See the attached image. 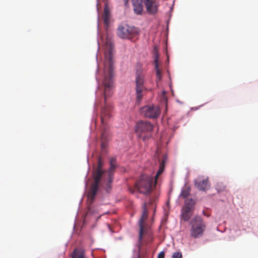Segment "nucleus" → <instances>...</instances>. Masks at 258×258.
I'll return each mask as SVG.
<instances>
[{
  "mask_svg": "<svg viewBox=\"0 0 258 258\" xmlns=\"http://www.w3.org/2000/svg\"><path fill=\"white\" fill-rule=\"evenodd\" d=\"M97 68L95 71V80L97 83L95 91V100L93 105V114L92 124L90 125V134L94 126L99 139H95V148L99 144L100 152L109 163H117V157L109 158L108 155V143L111 138L109 125L107 120L112 116L113 106L109 98L112 96L115 89V59H104L103 69L101 74L100 84L97 77L99 74L98 59H96Z\"/></svg>",
  "mask_w": 258,
  "mask_h": 258,
  "instance_id": "nucleus-1",
  "label": "nucleus"
},
{
  "mask_svg": "<svg viewBox=\"0 0 258 258\" xmlns=\"http://www.w3.org/2000/svg\"><path fill=\"white\" fill-rule=\"evenodd\" d=\"M97 168L94 176V182L91 187V199L95 200L98 192H102L99 189V184L101 181V185L106 194H110L112 188L114 174L117 168L120 167L117 163H109V167L106 168L107 160L103 159L100 154L96 157Z\"/></svg>",
  "mask_w": 258,
  "mask_h": 258,
  "instance_id": "nucleus-2",
  "label": "nucleus"
},
{
  "mask_svg": "<svg viewBox=\"0 0 258 258\" xmlns=\"http://www.w3.org/2000/svg\"><path fill=\"white\" fill-rule=\"evenodd\" d=\"M154 177L149 174L141 173L137 181V187L140 194L144 195H149L153 187L155 188L156 192L158 193L159 187L158 183L155 186L154 183Z\"/></svg>",
  "mask_w": 258,
  "mask_h": 258,
  "instance_id": "nucleus-3",
  "label": "nucleus"
},
{
  "mask_svg": "<svg viewBox=\"0 0 258 258\" xmlns=\"http://www.w3.org/2000/svg\"><path fill=\"white\" fill-rule=\"evenodd\" d=\"M154 127L150 121L141 120L136 122L135 130L138 138L146 143L152 137Z\"/></svg>",
  "mask_w": 258,
  "mask_h": 258,
  "instance_id": "nucleus-4",
  "label": "nucleus"
},
{
  "mask_svg": "<svg viewBox=\"0 0 258 258\" xmlns=\"http://www.w3.org/2000/svg\"><path fill=\"white\" fill-rule=\"evenodd\" d=\"M147 213V207H146V203L144 202L142 205V214L138 221V225L139 226V230H138V238L137 243L135 244V246L138 248L137 250L136 248H134L133 249V254L131 257V258H140V250L141 247L142 239H143V235L144 232V226L143 222L144 219Z\"/></svg>",
  "mask_w": 258,
  "mask_h": 258,
  "instance_id": "nucleus-5",
  "label": "nucleus"
},
{
  "mask_svg": "<svg viewBox=\"0 0 258 258\" xmlns=\"http://www.w3.org/2000/svg\"><path fill=\"white\" fill-rule=\"evenodd\" d=\"M190 225V235L195 239L199 238L203 235L206 226L201 216L196 215L189 221Z\"/></svg>",
  "mask_w": 258,
  "mask_h": 258,
  "instance_id": "nucleus-6",
  "label": "nucleus"
},
{
  "mask_svg": "<svg viewBox=\"0 0 258 258\" xmlns=\"http://www.w3.org/2000/svg\"><path fill=\"white\" fill-rule=\"evenodd\" d=\"M197 203L196 198L190 197L184 200V206L181 209L180 219L187 222L190 219Z\"/></svg>",
  "mask_w": 258,
  "mask_h": 258,
  "instance_id": "nucleus-7",
  "label": "nucleus"
},
{
  "mask_svg": "<svg viewBox=\"0 0 258 258\" xmlns=\"http://www.w3.org/2000/svg\"><path fill=\"white\" fill-rule=\"evenodd\" d=\"M141 112L145 117L152 119L159 118L161 114L159 106L153 103L143 106Z\"/></svg>",
  "mask_w": 258,
  "mask_h": 258,
  "instance_id": "nucleus-8",
  "label": "nucleus"
},
{
  "mask_svg": "<svg viewBox=\"0 0 258 258\" xmlns=\"http://www.w3.org/2000/svg\"><path fill=\"white\" fill-rule=\"evenodd\" d=\"M135 94L137 101L141 102L142 100V91L143 88L144 86L145 83V79L144 76H142L141 74L136 70V78H135Z\"/></svg>",
  "mask_w": 258,
  "mask_h": 258,
  "instance_id": "nucleus-9",
  "label": "nucleus"
},
{
  "mask_svg": "<svg viewBox=\"0 0 258 258\" xmlns=\"http://www.w3.org/2000/svg\"><path fill=\"white\" fill-rule=\"evenodd\" d=\"M86 216L88 219H86L87 222L89 221H95V223L91 226V228H94L97 225V221L100 219L102 215L99 214V209L97 207H90L88 208Z\"/></svg>",
  "mask_w": 258,
  "mask_h": 258,
  "instance_id": "nucleus-10",
  "label": "nucleus"
},
{
  "mask_svg": "<svg viewBox=\"0 0 258 258\" xmlns=\"http://www.w3.org/2000/svg\"><path fill=\"white\" fill-rule=\"evenodd\" d=\"M144 4L148 15L154 16L158 13L160 6L158 2L153 0H144Z\"/></svg>",
  "mask_w": 258,
  "mask_h": 258,
  "instance_id": "nucleus-11",
  "label": "nucleus"
},
{
  "mask_svg": "<svg viewBox=\"0 0 258 258\" xmlns=\"http://www.w3.org/2000/svg\"><path fill=\"white\" fill-rule=\"evenodd\" d=\"M133 7L134 13L138 16H142L144 12V0H131Z\"/></svg>",
  "mask_w": 258,
  "mask_h": 258,
  "instance_id": "nucleus-12",
  "label": "nucleus"
},
{
  "mask_svg": "<svg viewBox=\"0 0 258 258\" xmlns=\"http://www.w3.org/2000/svg\"><path fill=\"white\" fill-rule=\"evenodd\" d=\"M194 185L199 190L201 191H206L209 185V179L207 177L205 179L196 178L194 180Z\"/></svg>",
  "mask_w": 258,
  "mask_h": 258,
  "instance_id": "nucleus-13",
  "label": "nucleus"
},
{
  "mask_svg": "<svg viewBox=\"0 0 258 258\" xmlns=\"http://www.w3.org/2000/svg\"><path fill=\"white\" fill-rule=\"evenodd\" d=\"M85 255V249L81 246L76 248L73 250L72 254V258H84Z\"/></svg>",
  "mask_w": 258,
  "mask_h": 258,
  "instance_id": "nucleus-14",
  "label": "nucleus"
},
{
  "mask_svg": "<svg viewBox=\"0 0 258 258\" xmlns=\"http://www.w3.org/2000/svg\"><path fill=\"white\" fill-rule=\"evenodd\" d=\"M98 0H97V3H96V10L97 12V42L98 44V49L97 51L96 52V56L97 55H98V52L99 49V36H100V33H99V10H98Z\"/></svg>",
  "mask_w": 258,
  "mask_h": 258,
  "instance_id": "nucleus-15",
  "label": "nucleus"
},
{
  "mask_svg": "<svg viewBox=\"0 0 258 258\" xmlns=\"http://www.w3.org/2000/svg\"><path fill=\"white\" fill-rule=\"evenodd\" d=\"M190 187H188L185 190L183 189V187L181 189V192L180 195H179L178 199H177L176 202H178L179 199L180 197H182L184 200L187 199L188 198H190L191 197H189L190 193Z\"/></svg>",
  "mask_w": 258,
  "mask_h": 258,
  "instance_id": "nucleus-16",
  "label": "nucleus"
},
{
  "mask_svg": "<svg viewBox=\"0 0 258 258\" xmlns=\"http://www.w3.org/2000/svg\"><path fill=\"white\" fill-rule=\"evenodd\" d=\"M117 35L121 39L125 38V28L123 26L119 25L118 27Z\"/></svg>",
  "mask_w": 258,
  "mask_h": 258,
  "instance_id": "nucleus-17",
  "label": "nucleus"
},
{
  "mask_svg": "<svg viewBox=\"0 0 258 258\" xmlns=\"http://www.w3.org/2000/svg\"><path fill=\"white\" fill-rule=\"evenodd\" d=\"M130 32H131L132 35H134V36H136L140 34L141 30L138 27H136L134 26H131Z\"/></svg>",
  "mask_w": 258,
  "mask_h": 258,
  "instance_id": "nucleus-18",
  "label": "nucleus"
},
{
  "mask_svg": "<svg viewBox=\"0 0 258 258\" xmlns=\"http://www.w3.org/2000/svg\"><path fill=\"white\" fill-rule=\"evenodd\" d=\"M225 188L226 186L222 182L217 183L215 186V189L218 193L224 191Z\"/></svg>",
  "mask_w": 258,
  "mask_h": 258,
  "instance_id": "nucleus-19",
  "label": "nucleus"
},
{
  "mask_svg": "<svg viewBox=\"0 0 258 258\" xmlns=\"http://www.w3.org/2000/svg\"><path fill=\"white\" fill-rule=\"evenodd\" d=\"M164 168L160 167V168L158 169L157 173H156L155 177H154V183L155 186L158 183V181H157V178H158L159 174L160 173L163 172L164 171Z\"/></svg>",
  "mask_w": 258,
  "mask_h": 258,
  "instance_id": "nucleus-20",
  "label": "nucleus"
},
{
  "mask_svg": "<svg viewBox=\"0 0 258 258\" xmlns=\"http://www.w3.org/2000/svg\"><path fill=\"white\" fill-rule=\"evenodd\" d=\"M154 69L155 70V75H156V78L158 80H161L162 78V75L161 74V73H160V70L159 68V66H157V64L155 65Z\"/></svg>",
  "mask_w": 258,
  "mask_h": 258,
  "instance_id": "nucleus-21",
  "label": "nucleus"
},
{
  "mask_svg": "<svg viewBox=\"0 0 258 258\" xmlns=\"http://www.w3.org/2000/svg\"><path fill=\"white\" fill-rule=\"evenodd\" d=\"M153 59L154 60V66L156 65L159 66L158 64V59H159V55L157 51H155L153 54Z\"/></svg>",
  "mask_w": 258,
  "mask_h": 258,
  "instance_id": "nucleus-22",
  "label": "nucleus"
},
{
  "mask_svg": "<svg viewBox=\"0 0 258 258\" xmlns=\"http://www.w3.org/2000/svg\"><path fill=\"white\" fill-rule=\"evenodd\" d=\"M182 253L180 251L174 252L172 255V258H182Z\"/></svg>",
  "mask_w": 258,
  "mask_h": 258,
  "instance_id": "nucleus-23",
  "label": "nucleus"
},
{
  "mask_svg": "<svg viewBox=\"0 0 258 258\" xmlns=\"http://www.w3.org/2000/svg\"><path fill=\"white\" fill-rule=\"evenodd\" d=\"M178 127V126L176 125H174L172 127H171V129L173 131V132H172V133L171 134V135L170 136V137L169 138V140H168V142H167L168 144L170 142V140L173 138V136L174 135V133H175L176 130Z\"/></svg>",
  "mask_w": 258,
  "mask_h": 258,
  "instance_id": "nucleus-24",
  "label": "nucleus"
},
{
  "mask_svg": "<svg viewBox=\"0 0 258 258\" xmlns=\"http://www.w3.org/2000/svg\"><path fill=\"white\" fill-rule=\"evenodd\" d=\"M104 17L110 16V12L107 4H105L104 6Z\"/></svg>",
  "mask_w": 258,
  "mask_h": 258,
  "instance_id": "nucleus-25",
  "label": "nucleus"
},
{
  "mask_svg": "<svg viewBox=\"0 0 258 258\" xmlns=\"http://www.w3.org/2000/svg\"><path fill=\"white\" fill-rule=\"evenodd\" d=\"M174 2H173L172 5L170 7L169 11L167 13V15L168 16H171L172 17V12L173 11L174 9Z\"/></svg>",
  "mask_w": 258,
  "mask_h": 258,
  "instance_id": "nucleus-26",
  "label": "nucleus"
},
{
  "mask_svg": "<svg viewBox=\"0 0 258 258\" xmlns=\"http://www.w3.org/2000/svg\"><path fill=\"white\" fill-rule=\"evenodd\" d=\"M206 103H204L202 105H200L198 106H196V107H191L190 108V110H191V111H196V110H198L199 109H200L201 107H203Z\"/></svg>",
  "mask_w": 258,
  "mask_h": 258,
  "instance_id": "nucleus-27",
  "label": "nucleus"
},
{
  "mask_svg": "<svg viewBox=\"0 0 258 258\" xmlns=\"http://www.w3.org/2000/svg\"><path fill=\"white\" fill-rule=\"evenodd\" d=\"M165 257V252L164 250L161 251L160 252L158 253L157 258H164Z\"/></svg>",
  "mask_w": 258,
  "mask_h": 258,
  "instance_id": "nucleus-28",
  "label": "nucleus"
},
{
  "mask_svg": "<svg viewBox=\"0 0 258 258\" xmlns=\"http://www.w3.org/2000/svg\"><path fill=\"white\" fill-rule=\"evenodd\" d=\"M168 18L165 20V23L167 25V29L168 30L169 29V25L171 20V16H168Z\"/></svg>",
  "mask_w": 258,
  "mask_h": 258,
  "instance_id": "nucleus-29",
  "label": "nucleus"
},
{
  "mask_svg": "<svg viewBox=\"0 0 258 258\" xmlns=\"http://www.w3.org/2000/svg\"><path fill=\"white\" fill-rule=\"evenodd\" d=\"M82 202V198L80 200V202H79V207H78V211H79V210L80 206V205H81V204ZM78 211H77V214H76V217H77V215H78ZM76 217H75V222L76 221ZM75 225H76V224H75V223H74V225H73V230L75 229Z\"/></svg>",
  "mask_w": 258,
  "mask_h": 258,
  "instance_id": "nucleus-30",
  "label": "nucleus"
},
{
  "mask_svg": "<svg viewBox=\"0 0 258 258\" xmlns=\"http://www.w3.org/2000/svg\"><path fill=\"white\" fill-rule=\"evenodd\" d=\"M104 22L106 25H108L110 23L109 16L104 17Z\"/></svg>",
  "mask_w": 258,
  "mask_h": 258,
  "instance_id": "nucleus-31",
  "label": "nucleus"
},
{
  "mask_svg": "<svg viewBox=\"0 0 258 258\" xmlns=\"http://www.w3.org/2000/svg\"><path fill=\"white\" fill-rule=\"evenodd\" d=\"M127 28L125 29V36L126 35V34H131V32H130L131 26H130L129 25H127Z\"/></svg>",
  "mask_w": 258,
  "mask_h": 258,
  "instance_id": "nucleus-32",
  "label": "nucleus"
},
{
  "mask_svg": "<svg viewBox=\"0 0 258 258\" xmlns=\"http://www.w3.org/2000/svg\"><path fill=\"white\" fill-rule=\"evenodd\" d=\"M169 86L170 91L172 92V95L174 96V91H173V89L172 88V85H171V83L169 84Z\"/></svg>",
  "mask_w": 258,
  "mask_h": 258,
  "instance_id": "nucleus-33",
  "label": "nucleus"
},
{
  "mask_svg": "<svg viewBox=\"0 0 258 258\" xmlns=\"http://www.w3.org/2000/svg\"><path fill=\"white\" fill-rule=\"evenodd\" d=\"M87 174H88V173H87ZM87 174H86V175L85 177V180H84V183H85V190H86V189L87 185V181H86V178H87Z\"/></svg>",
  "mask_w": 258,
  "mask_h": 258,
  "instance_id": "nucleus-34",
  "label": "nucleus"
},
{
  "mask_svg": "<svg viewBox=\"0 0 258 258\" xmlns=\"http://www.w3.org/2000/svg\"><path fill=\"white\" fill-rule=\"evenodd\" d=\"M87 164L88 165V171L89 169V153H87Z\"/></svg>",
  "mask_w": 258,
  "mask_h": 258,
  "instance_id": "nucleus-35",
  "label": "nucleus"
},
{
  "mask_svg": "<svg viewBox=\"0 0 258 258\" xmlns=\"http://www.w3.org/2000/svg\"><path fill=\"white\" fill-rule=\"evenodd\" d=\"M107 227H108V230L110 231V232L114 233V231L112 230L110 225L108 224H107Z\"/></svg>",
  "mask_w": 258,
  "mask_h": 258,
  "instance_id": "nucleus-36",
  "label": "nucleus"
},
{
  "mask_svg": "<svg viewBox=\"0 0 258 258\" xmlns=\"http://www.w3.org/2000/svg\"><path fill=\"white\" fill-rule=\"evenodd\" d=\"M166 91L164 89H163L161 91L162 94L164 95L166 94Z\"/></svg>",
  "mask_w": 258,
  "mask_h": 258,
  "instance_id": "nucleus-37",
  "label": "nucleus"
},
{
  "mask_svg": "<svg viewBox=\"0 0 258 258\" xmlns=\"http://www.w3.org/2000/svg\"><path fill=\"white\" fill-rule=\"evenodd\" d=\"M176 102H177V103H179V104H183V102H181V101H180V100H179V99H177L176 100Z\"/></svg>",
  "mask_w": 258,
  "mask_h": 258,
  "instance_id": "nucleus-38",
  "label": "nucleus"
},
{
  "mask_svg": "<svg viewBox=\"0 0 258 258\" xmlns=\"http://www.w3.org/2000/svg\"><path fill=\"white\" fill-rule=\"evenodd\" d=\"M124 5H127L128 4L129 0H123Z\"/></svg>",
  "mask_w": 258,
  "mask_h": 258,
  "instance_id": "nucleus-39",
  "label": "nucleus"
},
{
  "mask_svg": "<svg viewBox=\"0 0 258 258\" xmlns=\"http://www.w3.org/2000/svg\"><path fill=\"white\" fill-rule=\"evenodd\" d=\"M166 204L167 206L169 205V204H170V200L169 199L166 202Z\"/></svg>",
  "mask_w": 258,
  "mask_h": 258,
  "instance_id": "nucleus-40",
  "label": "nucleus"
},
{
  "mask_svg": "<svg viewBox=\"0 0 258 258\" xmlns=\"http://www.w3.org/2000/svg\"><path fill=\"white\" fill-rule=\"evenodd\" d=\"M172 191V188L171 187L169 191L168 194L170 195Z\"/></svg>",
  "mask_w": 258,
  "mask_h": 258,
  "instance_id": "nucleus-41",
  "label": "nucleus"
},
{
  "mask_svg": "<svg viewBox=\"0 0 258 258\" xmlns=\"http://www.w3.org/2000/svg\"><path fill=\"white\" fill-rule=\"evenodd\" d=\"M167 160V157H165L164 158V162L166 161Z\"/></svg>",
  "mask_w": 258,
  "mask_h": 258,
  "instance_id": "nucleus-42",
  "label": "nucleus"
},
{
  "mask_svg": "<svg viewBox=\"0 0 258 258\" xmlns=\"http://www.w3.org/2000/svg\"><path fill=\"white\" fill-rule=\"evenodd\" d=\"M68 241L65 243V244H64L65 246L67 247L68 246Z\"/></svg>",
  "mask_w": 258,
  "mask_h": 258,
  "instance_id": "nucleus-43",
  "label": "nucleus"
},
{
  "mask_svg": "<svg viewBox=\"0 0 258 258\" xmlns=\"http://www.w3.org/2000/svg\"><path fill=\"white\" fill-rule=\"evenodd\" d=\"M95 152H96V149H95V151H94V153H93V154H92V156H94V154Z\"/></svg>",
  "mask_w": 258,
  "mask_h": 258,
  "instance_id": "nucleus-44",
  "label": "nucleus"
},
{
  "mask_svg": "<svg viewBox=\"0 0 258 258\" xmlns=\"http://www.w3.org/2000/svg\"><path fill=\"white\" fill-rule=\"evenodd\" d=\"M88 146H89V147H90V143H88Z\"/></svg>",
  "mask_w": 258,
  "mask_h": 258,
  "instance_id": "nucleus-45",
  "label": "nucleus"
},
{
  "mask_svg": "<svg viewBox=\"0 0 258 258\" xmlns=\"http://www.w3.org/2000/svg\"><path fill=\"white\" fill-rule=\"evenodd\" d=\"M89 138H91V135H89Z\"/></svg>",
  "mask_w": 258,
  "mask_h": 258,
  "instance_id": "nucleus-46",
  "label": "nucleus"
}]
</instances>
